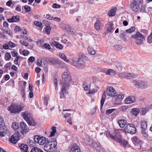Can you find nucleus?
Wrapping results in <instances>:
<instances>
[{"label":"nucleus","instance_id":"f257e3e1","mask_svg":"<svg viewBox=\"0 0 152 152\" xmlns=\"http://www.w3.org/2000/svg\"><path fill=\"white\" fill-rule=\"evenodd\" d=\"M85 58L87 60V58L83 54L81 57H79L75 60H73L71 62V64L77 68L83 69L86 67V64L83 60Z\"/></svg>","mask_w":152,"mask_h":152},{"label":"nucleus","instance_id":"f03ea898","mask_svg":"<svg viewBox=\"0 0 152 152\" xmlns=\"http://www.w3.org/2000/svg\"><path fill=\"white\" fill-rule=\"evenodd\" d=\"M132 83L137 88L144 89L147 88L148 87L147 83L143 80H134L133 81Z\"/></svg>","mask_w":152,"mask_h":152},{"label":"nucleus","instance_id":"7ed1b4c3","mask_svg":"<svg viewBox=\"0 0 152 152\" xmlns=\"http://www.w3.org/2000/svg\"><path fill=\"white\" fill-rule=\"evenodd\" d=\"M23 107L22 105L12 104L8 107V109L11 113H19L22 111Z\"/></svg>","mask_w":152,"mask_h":152},{"label":"nucleus","instance_id":"20e7f679","mask_svg":"<svg viewBox=\"0 0 152 152\" xmlns=\"http://www.w3.org/2000/svg\"><path fill=\"white\" fill-rule=\"evenodd\" d=\"M132 37L135 39V42L137 45H141L143 42V40L144 38V36L142 34L137 32Z\"/></svg>","mask_w":152,"mask_h":152},{"label":"nucleus","instance_id":"39448f33","mask_svg":"<svg viewBox=\"0 0 152 152\" xmlns=\"http://www.w3.org/2000/svg\"><path fill=\"white\" fill-rule=\"evenodd\" d=\"M124 129L126 132L131 134H135L136 129L135 126L132 124H129L124 128Z\"/></svg>","mask_w":152,"mask_h":152},{"label":"nucleus","instance_id":"423d86ee","mask_svg":"<svg viewBox=\"0 0 152 152\" xmlns=\"http://www.w3.org/2000/svg\"><path fill=\"white\" fill-rule=\"evenodd\" d=\"M70 74L69 72L67 70L64 72L62 75L63 80L66 83L65 85H68V84L71 81L72 79Z\"/></svg>","mask_w":152,"mask_h":152},{"label":"nucleus","instance_id":"0eeeda50","mask_svg":"<svg viewBox=\"0 0 152 152\" xmlns=\"http://www.w3.org/2000/svg\"><path fill=\"white\" fill-rule=\"evenodd\" d=\"M34 141L41 145H43L46 143V139L44 137H40L38 135L35 136L34 138Z\"/></svg>","mask_w":152,"mask_h":152},{"label":"nucleus","instance_id":"6e6552de","mask_svg":"<svg viewBox=\"0 0 152 152\" xmlns=\"http://www.w3.org/2000/svg\"><path fill=\"white\" fill-rule=\"evenodd\" d=\"M18 133L14 134L12 135L10 139V142L13 144L16 143L19 139L20 135L18 132V131H17Z\"/></svg>","mask_w":152,"mask_h":152},{"label":"nucleus","instance_id":"1a4fd4ad","mask_svg":"<svg viewBox=\"0 0 152 152\" xmlns=\"http://www.w3.org/2000/svg\"><path fill=\"white\" fill-rule=\"evenodd\" d=\"M130 7L133 12H136L140 10V5L131 1Z\"/></svg>","mask_w":152,"mask_h":152},{"label":"nucleus","instance_id":"9d476101","mask_svg":"<svg viewBox=\"0 0 152 152\" xmlns=\"http://www.w3.org/2000/svg\"><path fill=\"white\" fill-rule=\"evenodd\" d=\"M21 116L27 122L29 121L32 118L31 114L28 111H25L21 113Z\"/></svg>","mask_w":152,"mask_h":152},{"label":"nucleus","instance_id":"9b49d317","mask_svg":"<svg viewBox=\"0 0 152 152\" xmlns=\"http://www.w3.org/2000/svg\"><path fill=\"white\" fill-rule=\"evenodd\" d=\"M119 77L127 79H130L132 77H134V75L131 73H121L118 75Z\"/></svg>","mask_w":152,"mask_h":152},{"label":"nucleus","instance_id":"f8f14e48","mask_svg":"<svg viewBox=\"0 0 152 152\" xmlns=\"http://www.w3.org/2000/svg\"><path fill=\"white\" fill-rule=\"evenodd\" d=\"M114 101H115V104H119L120 102L123 99L124 97V96L122 94H120L118 95L115 94V96H114Z\"/></svg>","mask_w":152,"mask_h":152},{"label":"nucleus","instance_id":"ddd939ff","mask_svg":"<svg viewBox=\"0 0 152 152\" xmlns=\"http://www.w3.org/2000/svg\"><path fill=\"white\" fill-rule=\"evenodd\" d=\"M107 94L110 96L114 97L116 94V92L114 88L112 87H109L107 89Z\"/></svg>","mask_w":152,"mask_h":152},{"label":"nucleus","instance_id":"4468645a","mask_svg":"<svg viewBox=\"0 0 152 152\" xmlns=\"http://www.w3.org/2000/svg\"><path fill=\"white\" fill-rule=\"evenodd\" d=\"M48 141L49 143H50L51 148L53 149V151L56 148V145H57L56 139V138H53L50 139L49 140H48Z\"/></svg>","mask_w":152,"mask_h":152},{"label":"nucleus","instance_id":"2eb2a0df","mask_svg":"<svg viewBox=\"0 0 152 152\" xmlns=\"http://www.w3.org/2000/svg\"><path fill=\"white\" fill-rule=\"evenodd\" d=\"M20 128L22 130L20 131L22 134L26 133L28 131V128L26 125V124L24 122H22L20 124Z\"/></svg>","mask_w":152,"mask_h":152},{"label":"nucleus","instance_id":"dca6fc26","mask_svg":"<svg viewBox=\"0 0 152 152\" xmlns=\"http://www.w3.org/2000/svg\"><path fill=\"white\" fill-rule=\"evenodd\" d=\"M102 19L100 18L97 19L96 23L94 24V27L96 30L98 31L100 30V28L102 27Z\"/></svg>","mask_w":152,"mask_h":152},{"label":"nucleus","instance_id":"f3484780","mask_svg":"<svg viewBox=\"0 0 152 152\" xmlns=\"http://www.w3.org/2000/svg\"><path fill=\"white\" fill-rule=\"evenodd\" d=\"M20 20V16L16 15L12 17L11 18L7 19V21L10 23L18 22Z\"/></svg>","mask_w":152,"mask_h":152},{"label":"nucleus","instance_id":"a211bd4d","mask_svg":"<svg viewBox=\"0 0 152 152\" xmlns=\"http://www.w3.org/2000/svg\"><path fill=\"white\" fill-rule=\"evenodd\" d=\"M135 99L134 96H130L126 98L125 99V103L127 104H131L134 102Z\"/></svg>","mask_w":152,"mask_h":152},{"label":"nucleus","instance_id":"6ab92c4d","mask_svg":"<svg viewBox=\"0 0 152 152\" xmlns=\"http://www.w3.org/2000/svg\"><path fill=\"white\" fill-rule=\"evenodd\" d=\"M113 24L112 21H110L105 26L106 31L108 32H111L113 28Z\"/></svg>","mask_w":152,"mask_h":152},{"label":"nucleus","instance_id":"aec40b11","mask_svg":"<svg viewBox=\"0 0 152 152\" xmlns=\"http://www.w3.org/2000/svg\"><path fill=\"white\" fill-rule=\"evenodd\" d=\"M70 152H80V151L79 147L75 143L71 148Z\"/></svg>","mask_w":152,"mask_h":152},{"label":"nucleus","instance_id":"412c9836","mask_svg":"<svg viewBox=\"0 0 152 152\" xmlns=\"http://www.w3.org/2000/svg\"><path fill=\"white\" fill-rule=\"evenodd\" d=\"M117 10V8L115 7H112V9L108 11V15L110 16H113L115 15Z\"/></svg>","mask_w":152,"mask_h":152},{"label":"nucleus","instance_id":"4be33fe9","mask_svg":"<svg viewBox=\"0 0 152 152\" xmlns=\"http://www.w3.org/2000/svg\"><path fill=\"white\" fill-rule=\"evenodd\" d=\"M44 150L45 151L48 152H51L53 151V149H51L50 143L48 141L46 143L44 146Z\"/></svg>","mask_w":152,"mask_h":152},{"label":"nucleus","instance_id":"5701e85b","mask_svg":"<svg viewBox=\"0 0 152 152\" xmlns=\"http://www.w3.org/2000/svg\"><path fill=\"white\" fill-rule=\"evenodd\" d=\"M21 151L22 152H28V145L25 144H22L20 146Z\"/></svg>","mask_w":152,"mask_h":152},{"label":"nucleus","instance_id":"b1692460","mask_svg":"<svg viewBox=\"0 0 152 152\" xmlns=\"http://www.w3.org/2000/svg\"><path fill=\"white\" fill-rule=\"evenodd\" d=\"M142 130H146L147 126V124L146 121L143 120L140 123Z\"/></svg>","mask_w":152,"mask_h":152},{"label":"nucleus","instance_id":"393cba45","mask_svg":"<svg viewBox=\"0 0 152 152\" xmlns=\"http://www.w3.org/2000/svg\"><path fill=\"white\" fill-rule=\"evenodd\" d=\"M119 125L121 128H123L126 124L127 122L125 120H119L118 121Z\"/></svg>","mask_w":152,"mask_h":152},{"label":"nucleus","instance_id":"a878e982","mask_svg":"<svg viewBox=\"0 0 152 152\" xmlns=\"http://www.w3.org/2000/svg\"><path fill=\"white\" fill-rule=\"evenodd\" d=\"M52 45L56 48H59L60 49H62L63 48V46L56 41H54L52 42Z\"/></svg>","mask_w":152,"mask_h":152},{"label":"nucleus","instance_id":"bb28decb","mask_svg":"<svg viewBox=\"0 0 152 152\" xmlns=\"http://www.w3.org/2000/svg\"><path fill=\"white\" fill-rule=\"evenodd\" d=\"M131 112L133 115L136 116L140 113V110L138 108H133L132 109Z\"/></svg>","mask_w":152,"mask_h":152},{"label":"nucleus","instance_id":"cd10ccee","mask_svg":"<svg viewBox=\"0 0 152 152\" xmlns=\"http://www.w3.org/2000/svg\"><path fill=\"white\" fill-rule=\"evenodd\" d=\"M106 94L105 91H104L103 93L102 99L101 101V107L102 108L104 102H105V100L106 98Z\"/></svg>","mask_w":152,"mask_h":152},{"label":"nucleus","instance_id":"c85d7f7f","mask_svg":"<svg viewBox=\"0 0 152 152\" xmlns=\"http://www.w3.org/2000/svg\"><path fill=\"white\" fill-rule=\"evenodd\" d=\"M109 136L111 137L113 140H114L115 142H118L120 141V136H118L119 137H116L115 135H113L111 134L110 133L108 134Z\"/></svg>","mask_w":152,"mask_h":152},{"label":"nucleus","instance_id":"c756f323","mask_svg":"<svg viewBox=\"0 0 152 152\" xmlns=\"http://www.w3.org/2000/svg\"><path fill=\"white\" fill-rule=\"evenodd\" d=\"M118 71H120L122 70L123 66L122 63L118 62H115L114 64Z\"/></svg>","mask_w":152,"mask_h":152},{"label":"nucleus","instance_id":"7c9ffc66","mask_svg":"<svg viewBox=\"0 0 152 152\" xmlns=\"http://www.w3.org/2000/svg\"><path fill=\"white\" fill-rule=\"evenodd\" d=\"M59 57L64 60V61L67 62H69V60L66 58V57L64 54L62 53H60L59 54Z\"/></svg>","mask_w":152,"mask_h":152},{"label":"nucleus","instance_id":"2f4dec72","mask_svg":"<svg viewBox=\"0 0 152 152\" xmlns=\"http://www.w3.org/2000/svg\"><path fill=\"white\" fill-rule=\"evenodd\" d=\"M115 71L112 69H109L107 72L106 75H114L115 74Z\"/></svg>","mask_w":152,"mask_h":152},{"label":"nucleus","instance_id":"473e14b6","mask_svg":"<svg viewBox=\"0 0 152 152\" xmlns=\"http://www.w3.org/2000/svg\"><path fill=\"white\" fill-rule=\"evenodd\" d=\"M27 123L29 125L33 126H35L37 124L36 122L35 121L34 119H33L32 117L29 120V121L27 122Z\"/></svg>","mask_w":152,"mask_h":152},{"label":"nucleus","instance_id":"72a5a7b5","mask_svg":"<svg viewBox=\"0 0 152 152\" xmlns=\"http://www.w3.org/2000/svg\"><path fill=\"white\" fill-rule=\"evenodd\" d=\"M123 129H119V130H118V129H115L114 130V132H115V136L116 137H119L118 136H120V141L121 140V135L120 134V132H119V131H122V130Z\"/></svg>","mask_w":152,"mask_h":152},{"label":"nucleus","instance_id":"f704fd0d","mask_svg":"<svg viewBox=\"0 0 152 152\" xmlns=\"http://www.w3.org/2000/svg\"><path fill=\"white\" fill-rule=\"evenodd\" d=\"M148 110V108H142L141 109L140 111V114L142 115H144Z\"/></svg>","mask_w":152,"mask_h":152},{"label":"nucleus","instance_id":"c9c22d12","mask_svg":"<svg viewBox=\"0 0 152 152\" xmlns=\"http://www.w3.org/2000/svg\"><path fill=\"white\" fill-rule=\"evenodd\" d=\"M12 127L14 130L17 131V129H18L19 124L16 122H13L12 124Z\"/></svg>","mask_w":152,"mask_h":152},{"label":"nucleus","instance_id":"e433bc0d","mask_svg":"<svg viewBox=\"0 0 152 152\" xmlns=\"http://www.w3.org/2000/svg\"><path fill=\"white\" fill-rule=\"evenodd\" d=\"M117 142L120 143V145L121 146H123L124 148L126 147V145L127 144V142L126 141L124 140H122L121 138V140L120 141V142Z\"/></svg>","mask_w":152,"mask_h":152},{"label":"nucleus","instance_id":"4c0bfd02","mask_svg":"<svg viewBox=\"0 0 152 152\" xmlns=\"http://www.w3.org/2000/svg\"><path fill=\"white\" fill-rule=\"evenodd\" d=\"M30 152H43L40 149L34 147L32 149Z\"/></svg>","mask_w":152,"mask_h":152},{"label":"nucleus","instance_id":"58836bf2","mask_svg":"<svg viewBox=\"0 0 152 152\" xmlns=\"http://www.w3.org/2000/svg\"><path fill=\"white\" fill-rule=\"evenodd\" d=\"M11 58V56L10 53H6L4 56V58L6 61L10 60V59Z\"/></svg>","mask_w":152,"mask_h":152},{"label":"nucleus","instance_id":"ea45409f","mask_svg":"<svg viewBox=\"0 0 152 152\" xmlns=\"http://www.w3.org/2000/svg\"><path fill=\"white\" fill-rule=\"evenodd\" d=\"M5 123L4 122V121L3 118L0 116V129H1L2 127L4 126Z\"/></svg>","mask_w":152,"mask_h":152},{"label":"nucleus","instance_id":"a19ab883","mask_svg":"<svg viewBox=\"0 0 152 152\" xmlns=\"http://www.w3.org/2000/svg\"><path fill=\"white\" fill-rule=\"evenodd\" d=\"M88 50L89 53L91 54L92 55H94L96 53L95 50L93 48H91L90 47H88Z\"/></svg>","mask_w":152,"mask_h":152},{"label":"nucleus","instance_id":"79ce46f5","mask_svg":"<svg viewBox=\"0 0 152 152\" xmlns=\"http://www.w3.org/2000/svg\"><path fill=\"white\" fill-rule=\"evenodd\" d=\"M113 47L115 50L119 51L121 50L122 48V46L118 45H114Z\"/></svg>","mask_w":152,"mask_h":152},{"label":"nucleus","instance_id":"37998d69","mask_svg":"<svg viewBox=\"0 0 152 152\" xmlns=\"http://www.w3.org/2000/svg\"><path fill=\"white\" fill-rule=\"evenodd\" d=\"M67 85H65L64 84L62 86V88L61 89V94L64 95L66 93V89L65 88V87Z\"/></svg>","mask_w":152,"mask_h":152},{"label":"nucleus","instance_id":"c03bdc74","mask_svg":"<svg viewBox=\"0 0 152 152\" xmlns=\"http://www.w3.org/2000/svg\"><path fill=\"white\" fill-rule=\"evenodd\" d=\"M48 61L52 65H54L56 64L57 62L56 60L52 58H50L48 60Z\"/></svg>","mask_w":152,"mask_h":152},{"label":"nucleus","instance_id":"a18cd8bd","mask_svg":"<svg viewBox=\"0 0 152 152\" xmlns=\"http://www.w3.org/2000/svg\"><path fill=\"white\" fill-rule=\"evenodd\" d=\"M135 30V28L134 26H133L130 29H129L126 30V32L129 33H132L134 32Z\"/></svg>","mask_w":152,"mask_h":152},{"label":"nucleus","instance_id":"49530a36","mask_svg":"<svg viewBox=\"0 0 152 152\" xmlns=\"http://www.w3.org/2000/svg\"><path fill=\"white\" fill-rule=\"evenodd\" d=\"M2 128L3 132L5 134H7L9 132V131L8 129L4 125L3 127H2Z\"/></svg>","mask_w":152,"mask_h":152},{"label":"nucleus","instance_id":"de8ad7c7","mask_svg":"<svg viewBox=\"0 0 152 152\" xmlns=\"http://www.w3.org/2000/svg\"><path fill=\"white\" fill-rule=\"evenodd\" d=\"M132 1L140 5L143 2V0H132Z\"/></svg>","mask_w":152,"mask_h":152},{"label":"nucleus","instance_id":"09e8293b","mask_svg":"<svg viewBox=\"0 0 152 152\" xmlns=\"http://www.w3.org/2000/svg\"><path fill=\"white\" fill-rule=\"evenodd\" d=\"M147 41L149 43H152V33L148 37Z\"/></svg>","mask_w":152,"mask_h":152},{"label":"nucleus","instance_id":"8fccbe9b","mask_svg":"<svg viewBox=\"0 0 152 152\" xmlns=\"http://www.w3.org/2000/svg\"><path fill=\"white\" fill-rule=\"evenodd\" d=\"M115 110V109H111L107 110L106 111L105 113L107 115H108L109 114L112 113Z\"/></svg>","mask_w":152,"mask_h":152},{"label":"nucleus","instance_id":"3c124183","mask_svg":"<svg viewBox=\"0 0 152 152\" xmlns=\"http://www.w3.org/2000/svg\"><path fill=\"white\" fill-rule=\"evenodd\" d=\"M63 114H64V117L66 118V119H69V118H71V114L70 113H63Z\"/></svg>","mask_w":152,"mask_h":152},{"label":"nucleus","instance_id":"603ef678","mask_svg":"<svg viewBox=\"0 0 152 152\" xmlns=\"http://www.w3.org/2000/svg\"><path fill=\"white\" fill-rule=\"evenodd\" d=\"M34 25L39 27H41L42 26V23L39 21H35L34 22Z\"/></svg>","mask_w":152,"mask_h":152},{"label":"nucleus","instance_id":"864d4df0","mask_svg":"<svg viewBox=\"0 0 152 152\" xmlns=\"http://www.w3.org/2000/svg\"><path fill=\"white\" fill-rule=\"evenodd\" d=\"M92 145L96 149H97L98 147H99L100 146V144L99 143H97L96 142H93L92 143Z\"/></svg>","mask_w":152,"mask_h":152},{"label":"nucleus","instance_id":"5fc2aeb1","mask_svg":"<svg viewBox=\"0 0 152 152\" xmlns=\"http://www.w3.org/2000/svg\"><path fill=\"white\" fill-rule=\"evenodd\" d=\"M20 42L22 44V45L25 46H27L29 45L28 43L25 41L20 40Z\"/></svg>","mask_w":152,"mask_h":152},{"label":"nucleus","instance_id":"6e6d98bb","mask_svg":"<svg viewBox=\"0 0 152 152\" xmlns=\"http://www.w3.org/2000/svg\"><path fill=\"white\" fill-rule=\"evenodd\" d=\"M50 30L51 27L49 26H47L45 28V31L48 34H50Z\"/></svg>","mask_w":152,"mask_h":152},{"label":"nucleus","instance_id":"4d7b16f0","mask_svg":"<svg viewBox=\"0 0 152 152\" xmlns=\"http://www.w3.org/2000/svg\"><path fill=\"white\" fill-rule=\"evenodd\" d=\"M142 134L143 136L147 138L148 136V134L145 132V130H142Z\"/></svg>","mask_w":152,"mask_h":152},{"label":"nucleus","instance_id":"13d9d810","mask_svg":"<svg viewBox=\"0 0 152 152\" xmlns=\"http://www.w3.org/2000/svg\"><path fill=\"white\" fill-rule=\"evenodd\" d=\"M24 9L26 12H28L31 10L30 7L27 5H25L24 6Z\"/></svg>","mask_w":152,"mask_h":152},{"label":"nucleus","instance_id":"bf43d9fd","mask_svg":"<svg viewBox=\"0 0 152 152\" xmlns=\"http://www.w3.org/2000/svg\"><path fill=\"white\" fill-rule=\"evenodd\" d=\"M52 7L54 8H58L61 7V5L56 3H54L53 4Z\"/></svg>","mask_w":152,"mask_h":152},{"label":"nucleus","instance_id":"052dcab7","mask_svg":"<svg viewBox=\"0 0 152 152\" xmlns=\"http://www.w3.org/2000/svg\"><path fill=\"white\" fill-rule=\"evenodd\" d=\"M20 58V57L19 56H17L15 59L14 60V63L15 65H17L18 63V60Z\"/></svg>","mask_w":152,"mask_h":152},{"label":"nucleus","instance_id":"680f3d73","mask_svg":"<svg viewBox=\"0 0 152 152\" xmlns=\"http://www.w3.org/2000/svg\"><path fill=\"white\" fill-rule=\"evenodd\" d=\"M29 53V51L26 50H24L23 52V55L25 56H28Z\"/></svg>","mask_w":152,"mask_h":152},{"label":"nucleus","instance_id":"e2e57ef3","mask_svg":"<svg viewBox=\"0 0 152 152\" xmlns=\"http://www.w3.org/2000/svg\"><path fill=\"white\" fill-rule=\"evenodd\" d=\"M127 109V106H122L120 107V110L122 111H124V110H125Z\"/></svg>","mask_w":152,"mask_h":152},{"label":"nucleus","instance_id":"0e129e2a","mask_svg":"<svg viewBox=\"0 0 152 152\" xmlns=\"http://www.w3.org/2000/svg\"><path fill=\"white\" fill-rule=\"evenodd\" d=\"M11 54L12 56L14 57H16L17 56H18V53L15 51H14L12 52Z\"/></svg>","mask_w":152,"mask_h":152},{"label":"nucleus","instance_id":"69168bd1","mask_svg":"<svg viewBox=\"0 0 152 152\" xmlns=\"http://www.w3.org/2000/svg\"><path fill=\"white\" fill-rule=\"evenodd\" d=\"M43 46L45 48L48 49H50L51 48L50 45L48 43H45Z\"/></svg>","mask_w":152,"mask_h":152},{"label":"nucleus","instance_id":"338daca9","mask_svg":"<svg viewBox=\"0 0 152 152\" xmlns=\"http://www.w3.org/2000/svg\"><path fill=\"white\" fill-rule=\"evenodd\" d=\"M8 45L11 48H14L15 46V44L11 42H8Z\"/></svg>","mask_w":152,"mask_h":152},{"label":"nucleus","instance_id":"774afa93","mask_svg":"<svg viewBox=\"0 0 152 152\" xmlns=\"http://www.w3.org/2000/svg\"><path fill=\"white\" fill-rule=\"evenodd\" d=\"M37 65L39 66H41L42 64V61L39 58L37 60Z\"/></svg>","mask_w":152,"mask_h":152}]
</instances>
